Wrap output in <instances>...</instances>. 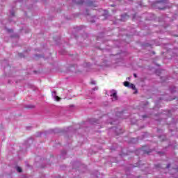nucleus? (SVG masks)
Here are the masks:
<instances>
[{"instance_id": "f257e3e1", "label": "nucleus", "mask_w": 178, "mask_h": 178, "mask_svg": "<svg viewBox=\"0 0 178 178\" xmlns=\"http://www.w3.org/2000/svg\"><path fill=\"white\" fill-rule=\"evenodd\" d=\"M111 97H113V98L116 101L118 99V93L113 92Z\"/></svg>"}, {"instance_id": "f03ea898", "label": "nucleus", "mask_w": 178, "mask_h": 178, "mask_svg": "<svg viewBox=\"0 0 178 178\" xmlns=\"http://www.w3.org/2000/svg\"><path fill=\"white\" fill-rule=\"evenodd\" d=\"M130 82H129V81H124V87H128V88H129L130 87Z\"/></svg>"}, {"instance_id": "7ed1b4c3", "label": "nucleus", "mask_w": 178, "mask_h": 178, "mask_svg": "<svg viewBox=\"0 0 178 178\" xmlns=\"http://www.w3.org/2000/svg\"><path fill=\"white\" fill-rule=\"evenodd\" d=\"M129 88H132V90H136V86L133 83H130Z\"/></svg>"}, {"instance_id": "20e7f679", "label": "nucleus", "mask_w": 178, "mask_h": 178, "mask_svg": "<svg viewBox=\"0 0 178 178\" xmlns=\"http://www.w3.org/2000/svg\"><path fill=\"white\" fill-rule=\"evenodd\" d=\"M142 151H143V154H149L151 152V150L147 151L145 149H142Z\"/></svg>"}, {"instance_id": "39448f33", "label": "nucleus", "mask_w": 178, "mask_h": 178, "mask_svg": "<svg viewBox=\"0 0 178 178\" xmlns=\"http://www.w3.org/2000/svg\"><path fill=\"white\" fill-rule=\"evenodd\" d=\"M17 171L19 173H22V168L17 167Z\"/></svg>"}, {"instance_id": "423d86ee", "label": "nucleus", "mask_w": 178, "mask_h": 178, "mask_svg": "<svg viewBox=\"0 0 178 178\" xmlns=\"http://www.w3.org/2000/svg\"><path fill=\"white\" fill-rule=\"evenodd\" d=\"M78 5H83V3H84V1L83 0H81L77 2Z\"/></svg>"}, {"instance_id": "0eeeda50", "label": "nucleus", "mask_w": 178, "mask_h": 178, "mask_svg": "<svg viewBox=\"0 0 178 178\" xmlns=\"http://www.w3.org/2000/svg\"><path fill=\"white\" fill-rule=\"evenodd\" d=\"M55 99L56 101L59 102L60 100V97H59V96H56Z\"/></svg>"}, {"instance_id": "6e6552de", "label": "nucleus", "mask_w": 178, "mask_h": 178, "mask_svg": "<svg viewBox=\"0 0 178 178\" xmlns=\"http://www.w3.org/2000/svg\"><path fill=\"white\" fill-rule=\"evenodd\" d=\"M169 168H170V164H168L167 166H166L167 169H169Z\"/></svg>"}, {"instance_id": "1a4fd4ad", "label": "nucleus", "mask_w": 178, "mask_h": 178, "mask_svg": "<svg viewBox=\"0 0 178 178\" xmlns=\"http://www.w3.org/2000/svg\"><path fill=\"white\" fill-rule=\"evenodd\" d=\"M134 76L135 78H137V74H134Z\"/></svg>"}, {"instance_id": "9d476101", "label": "nucleus", "mask_w": 178, "mask_h": 178, "mask_svg": "<svg viewBox=\"0 0 178 178\" xmlns=\"http://www.w3.org/2000/svg\"><path fill=\"white\" fill-rule=\"evenodd\" d=\"M159 2L165 3V0H161Z\"/></svg>"}, {"instance_id": "9b49d317", "label": "nucleus", "mask_w": 178, "mask_h": 178, "mask_svg": "<svg viewBox=\"0 0 178 178\" xmlns=\"http://www.w3.org/2000/svg\"><path fill=\"white\" fill-rule=\"evenodd\" d=\"M12 16H15V13H11Z\"/></svg>"}, {"instance_id": "f8f14e48", "label": "nucleus", "mask_w": 178, "mask_h": 178, "mask_svg": "<svg viewBox=\"0 0 178 178\" xmlns=\"http://www.w3.org/2000/svg\"><path fill=\"white\" fill-rule=\"evenodd\" d=\"M91 84H95V81H92Z\"/></svg>"}, {"instance_id": "ddd939ff", "label": "nucleus", "mask_w": 178, "mask_h": 178, "mask_svg": "<svg viewBox=\"0 0 178 178\" xmlns=\"http://www.w3.org/2000/svg\"><path fill=\"white\" fill-rule=\"evenodd\" d=\"M89 6H91V3H89Z\"/></svg>"}]
</instances>
